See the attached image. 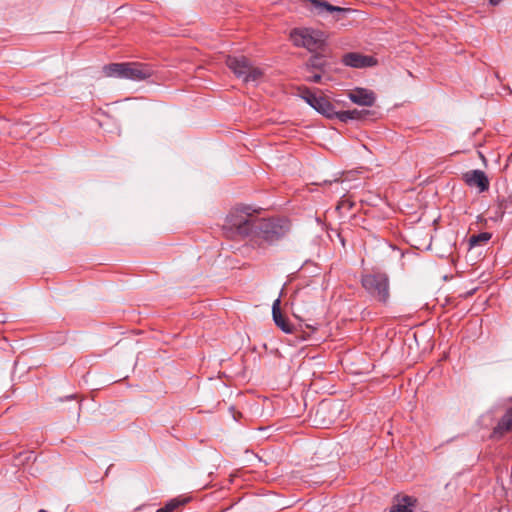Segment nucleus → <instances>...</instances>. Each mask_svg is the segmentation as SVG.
Here are the masks:
<instances>
[{"label": "nucleus", "mask_w": 512, "mask_h": 512, "mask_svg": "<svg viewBox=\"0 0 512 512\" xmlns=\"http://www.w3.org/2000/svg\"><path fill=\"white\" fill-rule=\"evenodd\" d=\"M321 75L320 74H314L312 75L309 80L314 83H319L321 81Z\"/></svg>", "instance_id": "obj_22"}, {"label": "nucleus", "mask_w": 512, "mask_h": 512, "mask_svg": "<svg viewBox=\"0 0 512 512\" xmlns=\"http://www.w3.org/2000/svg\"><path fill=\"white\" fill-rule=\"evenodd\" d=\"M310 10L316 15H323L325 13L337 12L339 14H345L350 12V9L341 8L328 4V2H311Z\"/></svg>", "instance_id": "obj_13"}, {"label": "nucleus", "mask_w": 512, "mask_h": 512, "mask_svg": "<svg viewBox=\"0 0 512 512\" xmlns=\"http://www.w3.org/2000/svg\"><path fill=\"white\" fill-rule=\"evenodd\" d=\"M272 316L275 324L285 333H292V325L286 319L280 310V300L276 299L272 306Z\"/></svg>", "instance_id": "obj_12"}, {"label": "nucleus", "mask_w": 512, "mask_h": 512, "mask_svg": "<svg viewBox=\"0 0 512 512\" xmlns=\"http://www.w3.org/2000/svg\"><path fill=\"white\" fill-rule=\"evenodd\" d=\"M328 409V403L322 402L317 409V414L324 413Z\"/></svg>", "instance_id": "obj_21"}, {"label": "nucleus", "mask_w": 512, "mask_h": 512, "mask_svg": "<svg viewBox=\"0 0 512 512\" xmlns=\"http://www.w3.org/2000/svg\"><path fill=\"white\" fill-rule=\"evenodd\" d=\"M305 326H306L307 328L312 329L313 331H315V330L317 329V327H318V324H317V323H313V324H311V323H306V324H305Z\"/></svg>", "instance_id": "obj_23"}, {"label": "nucleus", "mask_w": 512, "mask_h": 512, "mask_svg": "<svg viewBox=\"0 0 512 512\" xmlns=\"http://www.w3.org/2000/svg\"><path fill=\"white\" fill-rule=\"evenodd\" d=\"M491 239V234L488 232H481L477 235H473L469 239V246L475 247L477 245H480L482 243H487Z\"/></svg>", "instance_id": "obj_18"}, {"label": "nucleus", "mask_w": 512, "mask_h": 512, "mask_svg": "<svg viewBox=\"0 0 512 512\" xmlns=\"http://www.w3.org/2000/svg\"><path fill=\"white\" fill-rule=\"evenodd\" d=\"M498 3H499V2H497V1L490 2V4H493V5H496V4H498Z\"/></svg>", "instance_id": "obj_25"}, {"label": "nucleus", "mask_w": 512, "mask_h": 512, "mask_svg": "<svg viewBox=\"0 0 512 512\" xmlns=\"http://www.w3.org/2000/svg\"><path fill=\"white\" fill-rule=\"evenodd\" d=\"M257 218L250 213L249 207L237 208L227 216V224L240 236L247 237L254 234Z\"/></svg>", "instance_id": "obj_3"}, {"label": "nucleus", "mask_w": 512, "mask_h": 512, "mask_svg": "<svg viewBox=\"0 0 512 512\" xmlns=\"http://www.w3.org/2000/svg\"><path fill=\"white\" fill-rule=\"evenodd\" d=\"M364 289L375 299L386 303L389 298V279L384 273L367 274L361 280Z\"/></svg>", "instance_id": "obj_6"}, {"label": "nucleus", "mask_w": 512, "mask_h": 512, "mask_svg": "<svg viewBox=\"0 0 512 512\" xmlns=\"http://www.w3.org/2000/svg\"><path fill=\"white\" fill-rule=\"evenodd\" d=\"M302 98L312 107L314 108V106L316 105V102L318 101V98L319 96L312 93L311 91L309 90H306L303 94H302Z\"/></svg>", "instance_id": "obj_20"}, {"label": "nucleus", "mask_w": 512, "mask_h": 512, "mask_svg": "<svg viewBox=\"0 0 512 512\" xmlns=\"http://www.w3.org/2000/svg\"><path fill=\"white\" fill-rule=\"evenodd\" d=\"M348 98L360 106H373L376 100L375 93L366 88L357 87L348 93Z\"/></svg>", "instance_id": "obj_9"}, {"label": "nucleus", "mask_w": 512, "mask_h": 512, "mask_svg": "<svg viewBox=\"0 0 512 512\" xmlns=\"http://www.w3.org/2000/svg\"><path fill=\"white\" fill-rule=\"evenodd\" d=\"M314 109L327 118H336L337 111L334 105L324 96H319Z\"/></svg>", "instance_id": "obj_15"}, {"label": "nucleus", "mask_w": 512, "mask_h": 512, "mask_svg": "<svg viewBox=\"0 0 512 512\" xmlns=\"http://www.w3.org/2000/svg\"><path fill=\"white\" fill-rule=\"evenodd\" d=\"M290 38L295 46L303 47L313 53L324 49L327 35L317 29L302 27L293 29Z\"/></svg>", "instance_id": "obj_2"}, {"label": "nucleus", "mask_w": 512, "mask_h": 512, "mask_svg": "<svg viewBox=\"0 0 512 512\" xmlns=\"http://www.w3.org/2000/svg\"><path fill=\"white\" fill-rule=\"evenodd\" d=\"M320 60V58L318 56H315L311 59V64L312 66H319L318 64V61Z\"/></svg>", "instance_id": "obj_24"}, {"label": "nucleus", "mask_w": 512, "mask_h": 512, "mask_svg": "<svg viewBox=\"0 0 512 512\" xmlns=\"http://www.w3.org/2000/svg\"><path fill=\"white\" fill-rule=\"evenodd\" d=\"M226 64L234 75L244 83L257 84L264 76V71L254 65L245 56H228Z\"/></svg>", "instance_id": "obj_1"}, {"label": "nucleus", "mask_w": 512, "mask_h": 512, "mask_svg": "<svg viewBox=\"0 0 512 512\" xmlns=\"http://www.w3.org/2000/svg\"><path fill=\"white\" fill-rule=\"evenodd\" d=\"M288 224L284 220H258L254 234L266 242L273 243L281 239L288 232Z\"/></svg>", "instance_id": "obj_5"}, {"label": "nucleus", "mask_w": 512, "mask_h": 512, "mask_svg": "<svg viewBox=\"0 0 512 512\" xmlns=\"http://www.w3.org/2000/svg\"><path fill=\"white\" fill-rule=\"evenodd\" d=\"M154 74L153 68L145 63L126 62L123 79L131 81H144Z\"/></svg>", "instance_id": "obj_7"}, {"label": "nucleus", "mask_w": 512, "mask_h": 512, "mask_svg": "<svg viewBox=\"0 0 512 512\" xmlns=\"http://www.w3.org/2000/svg\"><path fill=\"white\" fill-rule=\"evenodd\" d=\"M369 114L367 110H347V111H337L336 118L341 122H347L349 120H360L363 119L366 115Z\"/></svg>", "instance_id": "obj_17"}, {"label": "nucleus", "mask_w": 512, "mask_h": 512, "mask_svg": "<svg viewBox=\"0 0 512 512\" xmlns=\"http://www.w3.org/2000/svg\"><path fill=\"white\" fill-rule=\"evenodd\" d=\"M510 431H512V406L506 410L497 425L493 428L491 437L500 439Z\"/></svg>", "instance_id": "obj_11"}, {"label": "nucleus", "mask_w": 512, "mask_h": 512, "mask_svg": "<svg viewBox=\"0 0 512 512\" xmlns=\"http://www.w3.org/2000/svg\"><path fill=\"white\" fill-rule=\"evenodd\" d=\"M397 501L398 502L391 507L390 512H414L413 508L417 503L416 498L408 495L401 498L397 496Z\"/></svg>", "instance_id": "obj_14"}, {"label": "nucleus", "mask_w": 512, "mask_h": 512, "mask_svg": "<svg viewBox=\"0 0 512 512\" xmlns=\"http://www.w3.org/2000/svg\"><path fill=\"white\" fill-rule=\"evenodd\" d=\"M294 317L302 322L311 321L314 312V299L308 288H301L291 296Z\"/></svg>", "instance_id": "obj_4"}, {"label": "nucleus", "mask_w": 512, "mask_h": 512, "mask_svg": "<svg viewBox=\"0 0 512 512\" xmlns=\"http://www.w3.org/2000/svg\"><path fill=\"white\" fill-rule=\"evenodd\" d=\"M342 63L345 66L352 68H366L375 66L377 64V60L372 56L363 55L357 52H350L343 55Z\"/></svg>", "instance_id": "obj_8"}, {"label": "nucleus", "mask_w": 512, "mask_h": 512, "mask_svg": "<svg viewBox=\"0 0 512 512\" xmlns=\"http://www.w3.org/2000/svg\"><path fill=\"white\" fill-rule=\"evenodd\" d=\"M126 69V62L123 63H110L103 66V74L106 77L123 79Z\"/></svg>", "instance_id": "obj_16"}, {"label": "nucleus", "mask_w": 512, "mask_h": 512, "mask_svg": "<svg viewBox=\"0 0 512 512\" xmlns=\"http://www.w3.org/2000/svg\"><path fill=\"white\" fill-rule=\"evenodd\" d=\"M187 499L174 498L168 501L164 507L158 509L156 512H172L181 505H184Z\"/></svg>", "instance_id": "obj_19"}, {"label": "nucleus", "mask_w": 512, "mask_h": 512, "mask_svg": "<svg viewBox=\"0 0 512 512\" xmlns=\"http://www.w3.org/2000/svg\"><path fill=\"white\" fill-rule=\"evenodd\" d=\"M464 180L470 187L479 188L480 192L486 191L489 188V180L482 170H471L464 174Z\"/></svg>", "instance_id": "obj_10"}]
</instances>
